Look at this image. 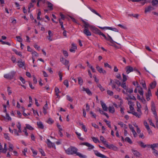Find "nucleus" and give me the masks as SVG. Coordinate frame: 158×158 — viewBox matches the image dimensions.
Instances as JSON below:
<instances>
[{"mask_svg":"<svg viewBox=\"0 0 158 158\" xmlns=\"http://www.w3.org/2000/svg\"><path fill=\"white\" fill-rule=\"evenodd\" d=\"M78 149L76 147L70 146L67 149L65 150V153L68 155L76 154L81 158H86L87 156L80 152H77Z\"/></svg>","mask_w":158,"mask_h":158,"instance_id":"nucleus-1","label":"nucleus"},{"mask_svg":"<svg viewBox=\"0 0 158 158\" xmlns=\"http://www.w3.org/2000/svg\"><path fill=\"white\" fill-rule=\"evenodd\" d=\"M151 110L153 114L154 115L156 119H158L157 114L155 106L154 103L153 102H152Z\"/></svg>","mask_w":158,"mask_h":158,"instance_id":"nucleus-2","label":"nucleus"},{"mask_svg":"<svg viewBox=\"0 0 158 158\" xmlns=\"http://www.w3.org/2000/svg\"><path fill=\"white\" fill-rule=\"evenodd\" d=\"M99 35H102L106 40L110 41L111 43H114V41L113 40L111 36L108 34H107L108 38L106 37V36L102 32Z\"/></svg>","mask_w":158,"mask_h":158,"instance_id":"nucleus-3","label":"nucleus"},{"mask_svg":"<svg viewBox=\"0 0 158 158\" xmlns=\"http://www.w3.org/2000/svg\"><path fill=\"white\" fill-rule=\"evenodd\" d=\"M98 27L99 28H100V29H107L111 30H112V31H116V32H118V29H117V28H113L112 27H102L99 26V27Z\"/></svg>","mask_w":158,"mask_h":158,"instance_id":"nucleus-4","label":"nucleus"},{"mask_svg":"<svg viewBox=\"0 0 158 158\" xmlns=\"http://www.w3.org/2000/svg\"><path fill=\"white\" fill-rule=\"evenodd\" d=\"M81 145H85L88 147V150H90L94 148V146L91 145L90 143L88 142H84L81 143Z\"/></svg>","mask_w":158,"mask_h":158,"instance_id":"nucleus-5","label":"nucleus"},{"mask_svg":"<svg viewBox=\"0 0 158 158\" xmlns=\"http://www.w3.org/2000/svg\"><path fill=\"white\" fill-rule=\"evenodd\" d=\"M93 151L96 156L102 158H107L106 156L100 153L98 151L95 150H94Z\"/></svg>","mask_w":158,"mask_h":158,"instance_id":"nucleus-6","label":"nucleus"},{"mask_svg":"<svg viewBox=\"0 0 158 158\" xmlns=\"http://www.w3.org/2000/svg\"><path fill=\"white\" fill-rule=\"evenodd\" d=\"M91 29L96 34H97L99 35L101 33V32L99 29L95 27L92 26Z\"/></svg>","mask_w":158,"mask_h":158,"instance_id":"nucleus-7","label":"nucleus"},{"mask_svg":"<svg viewBox=\"0 0 158 158\" xmlns=\"http://www.w3.org/2000/svg\"><path fill=\"white\" fill-rule=\"evenodd\" d=\"M154 8L151 5H149L145 8L144 12L146 13L148 12H150L151 11L154 10Z\"/></svg>","mask_w":158,"mask_h":158,"instance_id":"nucleus-8","label":"nucleus"},{"mask_svg":"<svg viewBox=\"0 0 158 158\" xmlns=\"http://www.w3.org/2000/svg\"><path fill=\"white\" fill-rule=\"evenodd\" d=\"M125 70L127 74H128L130 72L133 71L134 70L133 68L130 66H126L125 68Z\"/></svg>","mask_w":158,"mask_h":158,"instance_id":"nucleus-9","label":"nucleus"},{"mask_svg":"<svg viewBox=\"0 0 158 158\" xmlns=\"http://www.w3.org/2000/svg\"><path fill=\"white\" fill-rule=\"evenodd\" d=\"M96 68L100 73H102L103 74L106 73V71L103 70L102 68H100L98 65H96Z\"/></svg>","mask_w":158,"mask_h":158,"instance_id":"nucleus-10","label":"nucleus"},{"mask_svg":"<svg viewBox=\"0 0 158 158\" xmlns=\"http://www.w3.org/2000/svg\"><path fill=\"white\" fill-rule=\"evenodd\" d=\"M127 112L129 113H131L133 114V115L135 116L136 117L139 118H141V115L142 114H139V113H138L135 112V111H133L132 112H130L129 111H127Z\"/></svg>","mask_w":158,"mask_h":158,"instance_id":"nucleus-11","label":"nucleus"},{"mask_svg":"<svg viewBox=\"0 0 158 158\" xmlns=\"http://www.w3.org/2000/svg\"><path fill=\"white\" fill-rule=\"evenodd\" d=\"M60 62L65 65H67L69 63V61L63 57L60 58Z\"/></svg>","mask_w":158,"mask_h":158,"instance_id":"nucleus-12","label":"nucleus"},{"mask_svg":"<svg viewBox=\"0 0 158 158\" xmlns=\"http://www.w3.org/2000/svg\"><path fill=\"white\" fill-rule=\"evenodd\" d=\"M81 21L84 23V25L83 26V27L85 29H88V27H90L91 28V27L90 26L89 24L87 22L85 21L84 20H81Z\"/></svg>","mask_w":158,"mask_h":158,"instance_id":"nucleus-13","label":"nucleus"},{"mask_svg":"<svg viewBox=\"0 0 158 158\" xmlns=\"http://www.w3.org/2000/svg\"><path fill=\"white\" fill-rule=\"evenodd\" d=\"M152 96L151 91L150 89H149L148 90V93L146 94V98L148 101L150 99V97Z\"/></svg>","mask_w":158,"mask_h":158,"instance_id":"nucleus-14","label":"nucleus"},{"mask_svg":"<svg viewBox=\"0 0 158 158\" xmlns=\"http://www.w3.org/2000/svg\"><path fill=\"white\" fill-rule=\"evenodd\" d=\"M83 33L87 36H90L91 35V33L88 29H84L83 31Z\"/></svg>","mask_w":158,"mask_h":158,"instance_id":"nucleus-15","label":"nucleus"},{"mask_svg":"<svg viewBox=\"0 0 158 158\" xmlns=\"http://www.w3.org/2000/svg\"><path fill=\"white\" fill-rule=\"evenodd\" d=\"M106 147L109 149L112 148L113 150L115 151H116L118 150V148L116 147L113 144H111L109 145L108 144H106Z\"/></svg>","mask_w":158,"mask_h":158,"instance_id":"nucleus-16","label":"nucleus"},{"mask_svg":"<svg viewBox=\"0 0 158 158\" xmlns=\"http://www.w3.org/2000/svg\"><path fill=\"white\" fill-rule=\"evenodd\" d=\"M48 35L47 37V38L49 41H52V37L53 36V34L50 30L48 31Z\"/></svg>","mask_w":158,"mask_h":158,"instance_id":"nucleus-17","label":"nucleus"},{"mask_svg":"<svg viewBox=\"0 0 158 158\" xmlns=\"http://www.w3.org/2000/svg\"><path fill=\"white\" fill-rule=\"evenodd\" d=\"M131 151L133 153L134 155L135 156H136L137 157H139L140 156V154L138 151L137 150H135L133 149H132Z\"/></svg>","mask_w":158,"mask_h":158,"instance_id":"nucleus-18","label":"nucleus"},{"mask_svg":"<svg viewBox=\"0 0 158 158\" xmlns=\"http://www.w3.org/2000/svg\"><path fill=\"white\" fill-rule=\"evenodd\" d=\"M47 142L46 143L48 145V147L49 148H51L53 147L54 145V143H52L49 139H47Z\"/></svg>","mask_w":158,"mask_h":158,"instance_id":"nucleus-19","label":"nucleus"},{"mask_svg":"<svg viewBox=\"0 0 158 158\" xmlns=\"http://www.w3.org/2000/svg\"><path fill=\"white\" fill-rule=\"evenodd\" d=\"M100 102L103 110L105 111H107V107L106 104L102 101H101Z\"/></svg>","mask_w":158,"mask_h":158,"instance_id":"nucleus-20","label":"nucleus"},{"mask_svg":"<svg viewBox=\"0 0 158 158\" xmlns=\"http://www.w3.org/2000/svg\"><path fill=\"white\" fill-rule=\"evenodd\" d=\"M82 90L83 91H85L86 93L89 95H92L91 91L88 88H85L84 87H83L82 88Z\"/></svg>","mask_w":158,"mask_h":158,"instance_id":"nucleus-21","label":"nucleus"},{"mask_svg":"<svg viewBox=\"0 0 158 158\" xmlns=\"http://www.w3.org/2000/svg\"><path fill=\"white\" fill-rule=\"evenodd\" d=\"M18 65L20 68L23 67L24 65V62H22V60H20L18 61Z\"/></svg>","mask_w":158,"mask_h":158,"instance_id":"nucleus-22","label":"nucleus"},{"mask_svg":"<svg viewBox=\"0 0 158 158\" xmlns=\"http://www.w3.org/2000/svg\"><path fill=\"white\" fill-rule=\"evenodd\" d=\"M108 110L110 113L112 114L114 113L115 111V109L113 106H110L108 107Z\"/></svg>","mask_w":158,"mask_h":158,"instance_id":"nucleus-23","label":"nucleus"},{"mask_svg":"<svg viewBox=\"0 0 158 158\" xmlns=\"http://www.w3.org/2000/svg\"><path fill=\"white\" fill-rule=\"evenodd\" d=\"M88 8L93 13H94L96 15H98L99 17H100L101 18H102V16L98 13H97L95 10H94V9L90 7H88Z\"/></svg>","mask_w":158,"mask_h":158,"instance_id":"nucleus-24","label":"nucleus"},{"mask_svg":"<svg viewBox=\"0 0 158 158\" xmlns=\"http://www.w3.org/2000/svg\"><path fill=\"white\" fill-rule=\"evenodd\" d=\"M48 109V104L46 101V103L44 105V107H43V113L44 114H47V110Z\"/></svg>","mask_w":158,"mask_h":158,"instance_id":"nucleus-25","label":"nucleus"},{"mask_svg":"<svg viewBox=\"0 0 158 158\" xmlns=\"http://www.w3.org/2000/svg\"><path fill=\"white\" fill-rule=\"evenodd\" d=\"M47 4L48 5V8H49V10H53V5H52V3H51V2H47Z\"/></svg>","mask_w":158,"mask_h":158,"instance_id":"nucleus-26","label":"nucleus"},{"mask_svg":"<svg viewBox=\"0 0 158 158\" xmlns=\"http://www.w3.org/2000/svg\"><path fill=\"white\" fill-rule=\"evenodd\" d=\"M112 87L113 89H115L116 90L120 92V91L121 89L119 87H116V84H115L114 83H113L112 85Z\"/></svg>","mask_w":158,"mask_h":158,"instance_id":"nucleus-27","label":"nucleus"},{"mask_svg":"<svg viewBox=\"0 0 158 158\" xmlns=\"http://www.w3.org/2000/svg\"><path fill=\"white\" fill-rule=\"evenodd\" d=\"M100 140L102 142V143L103 144L106 145V144H107V142L106 141V140L104 138L103 136H100Z\"/></svg>","mask_w":158,"mask_h":158,"instance_id":"nucleus-28","label":"nucleus"},{"mask_svg":"<svg viewBox=\"0 0 158 158\" xmlns=\"http://www.w3.org/2000/svg\"><path fill=\"white\" fill-rule=\"evenodd\" d=\"M156 81H154L150 84V86L151 89H153L156 87Z\"/></svg>","mask_w":158,"mask_h":158,"instance_id":"nucleus-29","label":"nucleus"},{"mask_svg":"<svg viewBox=\"0 0 158 158\" xmlns=\"http://www.w3.org/2000/svg\"><path fill=\"white\" fill-rule=\"evenodd\" d=\"M37 125L39 128L41 129H43L44 128V126L41 122H39L37 123Z\"/></svg>","mask_w":158,"mask_h":158,"instance_id":"nucleus-30","label":"nucleus"},{"mask_svg":"<svg viewBox=\"0 0 158 158\" xmlns=\"http://www.w3.org/2000/svg\"><path fill=\"white\" fill-rule=\"evenodd\" d=\"M78 84L80 85H82L83 82L82 78L81 77H78Z\"/></svg>","mask_w":158,"mask_h":158,"instance_id":"nucleus-31","label":"nucleus"},{"mask_svg":"<svg viewBox=\"0 0 158 158\" xmlns=\"http://www.w3.org/2000/svg\"><path fill=\"white\" fill-rule=\"evenodd\" d=\"M120 85L125 90L127 89V87L126 85V84L125 82L123 81L122 83H121V85Z\"/></svg>","mask_w":158,"mask_h":158,"instance_id":"nucleus-32","label":"nucleus"},{"mask_svg":"<svg viewBox=\"0 0 158 158\" xmlns=\"http://www.w3.org/2000/svg\"><path fill=\"white\" fill-rule=\"evenodd\" d=\"M31 54L32 56V57L34 58V57H38V54L35 51H32L31 52Z\"/></svg>","mask_w":158,"mask_h":158,"instance_id":"nucleus-33","label":"nucleus"},{"mask_svg":"<svg viewBox=\"0 0 158 158\" xmlns=\"http://www.w3.org/2000/svg\"><path fill=\"white\" fill-rule=\"evenodd\" d=\"M14 52H15V53L17 55L20 56L22 58H24L23 57L21 54V52H19L16 50H14Z\"/></svg>","mask_w":158,"mask_h":158,"instance_id":"nucleus-34","label":"nucleus"},{"mask_svg":"<svg viewBox=\"0 0 158 158\" xmlns=\"http://www.w3.org/2000/svg\"><path fill=\"white\" fill-rule=\"evenodd\" d=\"M31 150L33 154V156L34 157L35 156L37 155V152L34 149L32 148H31Z\"/></svg>","mask_w":158,"mask_h":158,"instance_id":"nucleus-35","label":"nucleus"},{"mask_svg":"<svg viewBox=\"0 0 158 158\" xmlns=\"http://www.w3.org/2000/svg\"><path fill=\"white\" fill-rule=\"evenodd\" d=\"M26 127H25L27 129L30 130H34V128L30 125L28 124H26Z\"/></svg>","mask_w":158,"mask_h":158,"instance_id":"nucleus-36","label":"nucleus"},{"mask_svg":"<svg viewBox=\"0 0 158 158\" xmlns=\"http://www.w3.org/2000/svg\"><path fill=\"white\" fill-rule=\"evenodd\" d=\"M54 122V120L51 118H49L47 121V122L48 124H53Z\"/></svg>","mask_w":158,"mask_h":158,"instance_id":"nucleus-37","label":"nucleus"},{"mask_svg":"<svg viewBox=\"0 0 158 158\" xmlns=\"http://www.w3.org/2000/svg\"><path fill=\"white\" fill-rule=\"evenodd\" d=\"M158 146V143H153L152 144H151V148L152 150H153L155 149V148L156 147Z\"/></svg>","mask_w":158,"mask_h":158,"instance_id":"nucleus-38","label":"nucleus"},{"mask_svg":"<svg viewBox=\"0 0 158 158\" xmlns=\"http://www.w3.org/2000/svg\"><path fill=\"white\" fill-rule=\"evenodd\" d=\"M152 5L153 6L158 4V0H152Z\"/></svg>","mask_w":158,"mask_h":158,"instance_id":"nucleus-39","label":"nucleus"},{"mask_svg":"<svg viewBox=\"0 0 158 158\" xmlns=\"http://www.w3.org/2000/svg\"><path fill=\"white\" fill-rule=\"evenodd\" d=\"M9 148H8L9 151L10 152H12L13 150V146L12 144L9 143Z\"/></svg>","mask_w":158,"mask_h":158,"instance_id":"nucleus-40","label":"nucleus"},{"mask_svg":"<svg viewBox=\"0 0 158 158\" xmlns=\"http://www.w3.org/2000/svg\"><path fill=\"white\" fill-rule=\"evenodd\" d=\"M38 150L39 151V152L40 153L42 154V155L43 156H46L44 152V151L43 150L40 148H38Z\"/></svg>","mask_w":158,"mask_h":158,"instance_id":"nucleus-41","label":"nucleus"},{"mask_svg":"<svg viewBox=\"0 0 158 158\" xmlns=\"http://www.w3.org/2000/svg\"><path fill=\"white\" fill-rule=\"evenodd\" d=\"M15 72L14 71H11L9 73L10 75L11 76V79H12L15 75Z\"/></svg>","mask_w":158,"mask_h":158,"instance_id":"nucleus-42","label":"nucleus"},{"mask_svg":"<svg viewBox=\"0 0 158 158\" xmlns=\"http://www.w3.org/2000/svg\"><path fill=\"white\" fill-rule=\"evenodd\" d=\"M125 141L130 144H131L132 143L131 139L129 137H126L125 139Z\"/></svg>","mask_w":158,"mask_h":158,"instance_id":"nucleus-43","label":"nucleus"},{"mask_svg":"<svg viewBox=\"0 0 158 158\" xmlns=\"http://www.w3.org/2000/svg\"><path fill=\"white\" fill-rule=\"evenodd\" d=\"M152 151H153V153L154 154L155 156L156 157H158V151L156 149Z\"/></svg>","mask_w":158,"mask_h":158,"instance_id":"nucleus-44","label":"nucleus"},{"mask_svg":"<svg viewBox=\"0 0 158 158\" xmlns=\"http://www.w3.org/2000/svg\"><path fill=\"white\" fill-rule=\"evenodd\" d=\"M139 143L140 146L143 148H145L147 147V145L144 144V143L142 142H139Z\"/></svg>","mask_w":158,"mask_h":158,"instance_id":"nucleus-45","label":"nucleus"},{"mask_svg":"<svg viewBox=\"0 0 158 158\" xmlns=\"http://www.w3.org/2000/svg\"><path fill=\"white\" fill-rule=\"evenodd\" d=\"M92 139L93 140V141L95 143H97V142H99V141L98 138H96L94 137H92Z\"/></svg>","mask_w":158,"mask_h":158,"instance_id":"nucleus-46","label":"nucleus"},{"mask_svg":"<svg viewBox=\"0 0 158 158\" xmlns=\"http://www.w3.org/2000/svg\"><path fill=\"white\" fill-rule=\"evenodd\" d=\"M9 73L5 74L4 75V78L7 79H12Z\"/></svg>","mask_w":158,"mask_h":158,"instance_id":"nucleus-47","label":"nucleus"},{"mask_svg":"<svg viewBox=\"0 0 158 158\" xmlns=\"http://www.w3.org/2000/svg\"><path fill=\"white\" fill-rule=\"evenodd\" d=\"M104 121L106 123L107 125H108V127L110 128H111V126L110 124V122L108 121V120L105 119L104 120Z\"/></svg>","mask_w":158,"mask_h":158,"instance_id":"nucleus-48","label":"nucleus"},{"mask_svg":"<svg viewBox=\"0 0 158 158\" xmlns=\"http://www.w3.org/2000/svg\"><path fill=\"white\" fill-rule=\"evenodd\" d=\"M122 75L123 78V81L125 82L127 80V76L124 73H123Z\"/></svg>","mask_w":158,"mask_h":158,"instance_id":"nucleus-49","label":"nucleus"},{"mask_svg":"<svg viewBox=\"0 0 158 158\" xmlns=\"http://www.w3.org/2000/svg\"><path fill=\"white\" fill-rule=\"evenodd\" d=\"M0 42H1L2 44H7L9 46L10 45V44L9 42L4 41H2V40H0Z\"/></svg>","mask_w":158,"mask_h":158,"instance_id":"nucleus-50","label":"nucleus"},{"mask_svg":"<svg viewBox=\"0 0 158 158\" xmlns=\"http://www.w3.org/2000/svg\"><path fill=\"white\" fill-rule=\"evenodd\" d=\"M63 84L68 88L69 87V82L67 80H65L63 82Z\"/></svg>","mask_w":158,"mask_h":158,"instance_id":"nucleus-51","label":"nucleus"},{"mask_svg":"<svg viewBox=\"0 0 158 158\" xmlns=\"http://www.w3.org/2000/svg\"><path fill=\"white\" fill-rule=\"evenodd\" d=\"M66 98L68 100L71 102H72L73 101V99H72V98L69 95H66Z\"/></svg>","mask_w":158,"mask_h":158,"instance_id":"nucleus-52","label":"nucleus"},{"mask_svg":"<svg viewBox=\"0 0 158 158\" xmlns=\"http://www.w3.org/2000/svg\"><path fill=\"white\" fill-rule=\"evenodd\" d=\"M10 87H8L7 89V91L8 93V94L10 95L12 93V91L10 89Z\"/></svg>","mask_w":158,"mask_h":158,"instance_id":"nucleus-53","label":"nucleus"},{"mask_svg":"<svg viewBox=\"0 0 158 158\" xmlns=\"http://www.w3.org/2000/svg\"><path fill=\"white\" fill-rule=\"evenodd\" d=\"M23 132L25 133V134L26 136H28V134L27 132V128L26 127H25L23 131Z\"/></svg>","mask_w":158,"mask_h":158,"instance_id":"nucleus-54","label":"nucleus"},{"mask_svg":"<svg viewBox=\"0 0 158 158\" xmlns=\"http://www.w3.org/2000/svg\"><path fill=\"white\" fill-rule=\"evenodd\" d=\"M148 120L149 121V122L150 123V125L152 126L153 127L155 128V125H154V124L152 123V119H149Z\"/></svg>","mask_w":158,"mask_h":158,"instance_id":"nucleus-55","label":"nucleus"},{"mask_svg":"<svg viewBox=\"0 0 158 158\" xmlns=\"http://www.w3.org/2000/svg\"><path fill=\"white\" fill-rule=\"evenodd\" d=\"M16 38L17 39V41L19 42H22V39L19 36H17Z\"/></svg>","mask_w":158,"mask_h":158,"instance_id":"nucleus-56","label":"nucleus"},{"mask_svg":"<svg viewBox=\"0 0 158 158\" xmlns=\"http://www.w3.org/2000/svg\"><path fill=\"white\" fill-rule=\"evenodd\" d=\"M93 78L94 79L95 81L97 83H98L99 82V80L97 78V77L95 75H94Z\"/></svg>","mask_w":158,"mask_h":158,"instance_id":"nucleus-57","label":"nucleus"},{"mask_svg":"<svg viewBox=\"0 0 158 158\" xmlns=\"http://www.w3.org/2000/svg\"><path fill=\"white\" fill-rule=\"evenodd\" d=\"M63 53L65 57H67L68 56V53L66 51H64V50L63 51Z\"/></svg>","mask_w":158,"mask_h":158,"instance_id":"nucleus-58","label":"nucleus"},{"mask_svg":"<svg viewBox=\"0 0 158 158\" xmlns=\"http://www.w3.org/2000/svg\"><path fill=\"white\" fill-rule=\"evenodd\" d=\"M138 92L141 95L143 96V89H138Z\"/></svg>","mask_w":158,"mask_h":158,"instance_id":"nucleus-59","label":"nucleus"},{"mask_svg":"<svg viewBox=\"0 0 158 158\" xmlns=\"http://www.w3.org/2000/svg\"><path fill=\"white\" fill-rule=\"evenodd\" d=\"M57 126L59 129V131H62V128L61 126L58 123L57 124Z\"/></svg>","mask_w":158,"mask_h":158,"instance_id":"nucleus-60","label":"nucleus"},{"mask_svg":"<svg viewBox=\"0 0 158 158\" xmlns=\"http://www.w3.org/2000/svg\"><path fill=\"white\" fill-rule=\"evenodd\" d=\"M104 66L105 67H108L110 69H111L112 67L108 63H104Z\"/></svg>","mask_w":158,"mask_h":158,"instance_id":"nucleus-61","label":"nucleus"},{"mask_svg":"<svg viewBox=\"0 0 158 158\" xmlns=\"http://www.w3.org/2000/svg\"><path fill=\"white\" fill-rule=\"evenodd\" d=\"M98 86L102 91L105 90V89H104V88H103L100 84L98 85Z\"/></svg>","mask_w":158,"mask_h":158,"instance_id":"nucleus-62","label":"nucleus"},{"mask_svg":"<svg viewBox=\"0 0 158 158\" xmlns=\"http://www.w3.org/2000/svg\"><path fill=\"white\" fill-rule=\"evenodd\" d=\"M107 93L110 96H112L113 94V92L112 91L110 90H107Z\"/></svg>","mask_w":158,"mask_h":158,"instance_id":"nucleus-63","label":"nucleus"},{"mask_svg":"<svg viewBox=\"0 0 158 158\" xmlns=\"http://www.w3.org/2000/svg\"><path fill=\"white\" fill-rule=\"evenodd\" d=\"M4 136L5 138L6 139H8V140H10V137H9V136L8 135V134H6V133L4 134Z\"/></svg>","mask_w":158,"mask_h":158,"instance_id":"nucleus-64","label":"nucleus"}]
</instances>
